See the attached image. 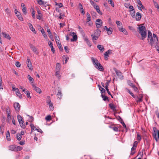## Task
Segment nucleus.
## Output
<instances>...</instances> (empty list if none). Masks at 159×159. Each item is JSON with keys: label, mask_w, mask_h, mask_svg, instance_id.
I'll list each match as a JSON object with an SVG mask.
<instances>
[{"label": "nucleus", "mask_w": 159, "mask_h": 159, "mask_svg": "<svg viewBox=\"0 0 159 159\" xmlns=\"http://www.w3.org/2000/svg\"><path fill=\"white\" fill-rule=\"evenodd\" d=\"M144 24L140 25L138 27V30L139 33L141 36V39L144 40V39L147 37V32L146 28L144 26H143Z\"/></svg>", "instance_id": "obj_1"}, {"label": "nucleus", "mask_w": 159, "mask_h": 159, "mask_svg": "<svg viewBox=\"0 0 159 159\" xmlns=\"http://www.w3.org/2000/svg\"><path fill=\"white\" fill-rule=\"evenodd\" d=\"M91 59L95 67L98 69L100 71H102L104 69L102 65L98 62V60L93 57H92Z\"/></svg>", "instance_id": "obj_2"}, {"label": "nucleus", "mask_w": 159, "mask_h": 159, "mask_svg": "<svg viewBox=\"0 0 159 159\" xmlns=\"http://www.w3.org/2000/svg\"><path fill=\"white\" fill-rule=\"evenodd\" d=\"M148 40L149 43L150 44L153 46L154 45V43L153 40V37L152 36V34L150 31H148Z\"/></svg>", "instance_id": "obj_3"}, {"label": "nucleus", "mask_w": 159, "mask_h": 159, "mask_svg": "<svg viewBox=\"0 0 159 159\" xmlns=\"http://www.w3.org/2000/svg\"><path fill=\"white\" fill-rule=\"evenodd\" d=\"M153 42L154 43V45L155 46H155H156L157 45H158V40L157 38V35L153 34Z\"/></svg>", "instance_id": "obj_4"}, {"label": "nucleus", "mask_w": 159, "mask_h": 159, "mask_svg": "<svg viewBox=\"0 0 159 159\" xmlns=\"http://www.w3.org/2000/svg\"><path fill=\"white\" fill-rule=\"evenodd\" d=\"M96 26L97 28H100L102 25V22L100 19H98L96 21Z\"/></svg>", "instance_id": "obj_5"}, {"label": "nucleus", "mask_w": 159, "mask_h": 159, "mask_svg": "<svg viewBox=\"0 0 159 159\" xmlns=\"http://www.w3.org/2000/svg\"><path fill=\"white\" fill-rule=\"evenodd\" d=\"M27 64L28 67L30 70H32L33 69L31 62L29 57H27Z\"/></svg>", "instance_id": "obj_6"}, {"label": "nucleus", "mask_w": 159, "mask_h": 159, "mask_svg": "<svg viewBox=\"0 0 159 159\" xmlns=\"http://www.w3.org/2000/svg\"><path fill=\"white\" fill-rule=\"evenodd\" d=\"M109 127L112 129L114 131L118 132L120 131V129L118 126H116L115 125L112 124L109 126Z\"/></svg>", "instance_id": "obj_7"}, {"label": "nucleus", "mask_w": 159, "mask_h": 159, "mask_svg": "<svg viewBox=\"0 0 159 159\" xmlns=\"http://www.w3.org/2000/svg\"><path fill=\"white\" fill-rule=\"evenodd\" d=\"M14 107L15 109L17 112L20 111V105L19 103L16 102L14 104Z\"/></svg>", "instance_id": "obj_8"}, {"label": "nucleus", "mask_w": 159, "mask_h": 159, "mask_svg": "<svg viewBox=\"0 0 159 159\" xmlns=\"http://www.w3.org/2000/svg\"><path fill=\"white\" fill-rule=\"evenodd\" d=\"M6 112L7 115V118L8 120H10L11 118V111L9 107L6 108Z\"/></svg>", "instance_id": "obj_9"}, {"label": "nucleus", "mask_w": 159, "mask_h": 159, "mask_svg": "<svg viewBox=\"0 0 159 159\" xmlns=\"http://www.w3.org/2000/svg\"><path fill=\"white\" fill-rule=\"evenodd\" d=\"M104 29L107 31V34L109 35H110L112 34V29L110 27L108 29L107 26H105L104 27Z\"/></svg>", "instance_id": "obj_10"}, {"label": "nucleus", "mask_w": 159, "mask_h": 159, "mask_svg": "<svg viewBox=\"0 0 159 159\" xmlns=\"http://www.w3.org/2000/svg\"><path fill=\"white\" fill-rule=\"evenodd\" d=\"M153 136L154 138V139L156 140L157 141V139L156 137L157 135V130L156 127H154L153 128Z\"/></svg>", "instance_id": "obj_11"}, {"label": "nucleus", "mask_w": 159, "mask_h": 159, "mask_svg": "<svg viewBox=\"0 0 159 159\" xmlns=\"http://www.w3.org/2000/svg\"><path fill=\"white\" fill-rule=\"evenodd\" d=\"M115 72L116 73L117 75L118 76L119 78L120 79H123V76L122 73L120 72V71L116 70H115Z\"/></svg>", "instance_id": "obj_12"}, {"label": "nucleus", "mask_w": 159, "mask_h": 159, "mask_svg": "<svg viewBox=\"0 0 159 159\" xmlns=\"http://www.w3.org/2000/svg\"><path fill=\"white\" fill-rule=\"evenodd\" d=\"M32 85L34 88V90H35L36 92L38 93H40L42 92L41 89L39 88L36 87L34 84H32Z\"/></svg>", "instance_id": "obj_13"}, {"label": "nucleus", "mask_w": 159, "mask_h": 159, "mask_svg": "<svg viewBox=\"0 0 159 159\" xmlns=\"http://www.w3.org/2000/svg\"><path fill=\"white\" fill-rule=\"evenodd\" d=\"M12 89L13 91H15L16 92V94L17 96L19 97L20 99L22 98V95L19 91L18 89H16L15 90H14V89Z\"/></svg>", "instance_id": "obj_14"}, {"label": "nucleus", "mask_w": 159, "mask_h": 159, "mask_svg": "<svg viewBox=\"0 0 159 159\" xmlns=\"http://www.w3.org/2000/svg\"><path fill=\"white\" fill-rule=\"evenodd\" d=\"M143 96L140 94L139 97H137L135 98V100L137 102H140L142 101Z\"/></svg>", "instance_id": "obj_15"}, {"label": "nucleus", "mask_w": 159, "mask_h": 159, "mask_svg": "<svg viewBox=\"0 0 159 159\" xmlns=\"http://www.w3.org/2000/svg\"><path fill=\"white\" fill-rule=\"evenodd\" d=\"M116 24L117 25L118 28L119 29V30H120L121 29H122V23L120 21H116Z\"/></svg>", "instance_id": "obj_16"}, {"label": "nucleus", "mask_w": 159, "mask_h": 159, "mask_svg": "<svg viewBox=\"0 0 159 159\" xmlns=\"http://www.w3.org/2000/svg\"><path fill=\"white\" fill-rule=\"evenodd\" d=\"M135 17L136 20H140L141 18V15L140 13L139 12H137L136 15Z\"/></svg>", "instance_id": "obj_17"}, {"label": "nucleus", "mask_w": 159, "mask_h": 159, "mask_svg": "<svg viewBox=\"0 0 159 159\" xmlns=\"http://www.w3.org/2000/svg\"><path fill=\"white\" fill-rule=\"evenodd\" d=\"M47 32H48V35L49 36V37L50 39H51V40L52 41H54L53 37V36L52 35V34L50 30L49 29H47Z\"/></svg>", "instance_id": "obj_18"}, {"label": "nucleus", "mask_w": 159, "mask_h": 159, "mask_svg": "<svg viewBox=\"0 0 159 159\" xmlns=\"http://www.w3.org/2000/svg\"><path fill=\"white\" fill-rule=\"evenodd\" d=\"M9 149L12 151H16V145H12L8 147Z\"/></svg>", "instance_id": "obj_19"}, {"label": "nucleus", "mask_w": 159, "mask_h": 159, "mask_svg": "<svg viewBox=\"0 0 159 159\" xmlns=\"http://www.w3.org/2000/svg\"><path fill=\"white\" fill-rule=\"evenodd\" d=\"M97 48L101 52H103L104 50V48L101 45H98L97 46Z\"/></svg>", "instance_id": "obj_20"}, {"label": "nucleus", "mask_w": 159, "mask_h": 159, "mask_svg": "<svg viewBox=\"0 0 159 159\" xmlns=\"http://www.w3.org/2000/svg\"><path fill=\"white\" fill-rule=\"evenodd\" d=\"M40 29H41V30H40L42 34H43V36L44 37L45 39L47 38V35L46 34V33H45L44 29L43 28H42L41 27H40Z\"/></svg>", "instance_id": "obj_21"}, {"label": "nucleus", "mask_w": 159, "mask_h": 159, "mask_svg": "<svg viewBox=\"0 0 159 159\" xmlns=\"http://www.w3.org/2000/svg\"><path fill=\"white\" fill-rule=\"evenodd\" d=\"M92 38V40L93 41V42H94V40H96L98 39L99 36H96L93 35V34H92L91 35Z\"/></svg>", "instance_id": "obj_22"}, {"label": "nucleus", "mask_w": 159, "mask_h": 159, "mask_svg": "<svg viewBox=\"0 0 159 159\" xmlns=\"http://www.w3.org/2000/svg\"><path fill=\"white\" fill-rule=\"evenodd\" d=\"M101 33V31L99 29H97L94 31V33L93 35L96 36H100V33Z\"/></svg>", "instance_id": "obj_23"}, {"label": "nucleus", "mask_w": 159, "mask_h": 159, "mask_svg": "<svg viewBox=\"0 0 159 159\" xmlns=\"http://www.w3.org/2000/svg\"><path fill=\"white\" fill-rule=\"evenodd\" d=\"M84 40L86 42L88 45L89 47H90L91 46V44L89 39L85 37L84 38Z\"/></svg>", "instance_id": "obj_24"}, {"label": "nucleus", "mask_w": 159, "mask_h": 159, "mask_svg": "<svg viewBox=\"0 0 159 159\" xmlns=\"http://www.w3.org/2000/svg\"><path fill=\"white\" fill-rule=\"evenodd\" d=\"M2 34L4 38H5L8 39H11V37L10 35L8 34H7L6 33L2 32Z\"/></svg>", "instance_id": "obj_25"}, {"label": "nucleus", "mask_w": 159, "mask_h": 159, "mask_svg": "<svg viewBox=\"0 0 159 159\" xmlns=\"http://www.w3.org/2000/svg\"><path fill=\"white\" fill-rule=\"evenodd\" d=\"M6 138L7 140L8 141H10L11 140L10 132L9 130H8L7 131Z\"/></svg>", "instance_id": "obj_26"}, {"label": "nucleus", "mask_w": 159, "mask_h": 159, "mask_svg": "<svg viewBox=\"0 0 159 159\" xmlns=\"http://www.w3.org/2000/svg\"><path fill=\"white\" fill-rule=\"evenodd\" d=\"M94 8L96 10V11L98 13L101 15H102V13L101 11H100L99 7L98 6H97L96 7H94Z\"/></svg>", "instance_id": "obj_27"}, {"label": "nucleus", "mask_w": 159, "mask_h": 159, "mask_svg": "<svg viewBox=\"0 0 159 159\" xmlns=\"http://www.w3.org/2000/svg\"><path fill=\"white\" fill-rule=\"evenodd\" d=\"M57 96L58 98H59L60 99H61L62 97V93L61 92V90L60 89H58V93H57Z\"/></svg>", "instance_id": "obj_28"}, {"label": "nucleus", "mask_w": 159, "mask_h": 159, "mask_svg": "<svg viewBox=\"0 0 159 159\" xmlns=\"http://www.w3.org/2000/svg\"><path fill=\"white\" fill-rule=\"evenodd\" d=\"M29 27L30 29V30L33 32L34 33V34H36V32L35 31V29L33 27L32 25L31 24H29Z\"/></svg>", "instance_id": "obj_29"}, {"label": "nucleus", "mask_w": 159, "mask_h": 159, "mask_svg": "<svg viewBox=\"0 0 159 159\" xmlns=\"http://www.w3.org/2000/svg\"><path fill=\"white\" fill-rule=\"evenodd\" d=\"M56 71H58L60 69V64L59 63H57L56 64Z\"/></svg>", "instance_id": "obj_30"}, {"label": "nucleus", "mask_w": 159, "mask_h": 159, "mask_svg": "<svg viewBox=\"0 0 159 159\" xmlns=\"http://www.w3.org/2000/svg\"><path fill=\"white\" fill-rule=\"evenodd\" d=\"M86 16L87 17V22H88L91 20V17L89 13L87 12L86 14Z\"/></svg>", "instance_id": "obj_31"}, {"label": "nucleus", "mask_w": 159, "mask_h": 159, "mask_svg": "<svg viewBox=\"0 0 159 159\" xmlns=\"http://www.w3.org/2000/svg\"><path fill=\"white\" fill-rule=\"evenodd\" d=\"M77 35L75 34L73 36V39H71V42H73L74 41H75L77 40Z\"/></svg>", "instance_id": "obj_32"}, {"label": "nucleus", "mask_w": 159, "mask_h": 159, "mask_svg": "<svg viewBox=\"0 0 159 159\" xmlns=\"http://www.w3.org/2000/svg\"><path fill=\"white\" fill-rule=\"evenodd\" d=\"M20 126L22 128L24 129L25 128V125L24 121L23 120H22L20 121V124H19Z\"/></svg>", "instance_id": "obj_33"}, {"label": "nucleus", "mask_w": 159, "mask_h": 159, "mask_svg": "<svg viewBox=\"0 0 159 159\" xmlns=\"http://www.w3.org/2000/svg\"><path fill=\"white\" fill-rule=\"evenodd\" d=\"M52 102L50 97L49 96H48L46 98V103L47 104H49V103Z\"/></svg>", "instance_id": "obj_34"}, {"label": "nucleus", "mask_w": 159, "mask_h": 159, "mask_svg": "<svg viewBox=\"0 0 159 159\" xmlns=\"http://www.w3.org/2000/svg\"><path fill=\"white\" fill-rule=\"evenodd\" d=\"M49 105V107L50 108V109L51 110H53L54 109V107L53 106V103L52 102H51L50 103H49V104H48Z\"/></svg>", "instance_id": "obj_35"}, {"label": "nucleus", "mask_w": 159, "mask_h": 159, "mask_svg": "<svg viewBox=\"0 0 159 159\" xmlns=\"http://www.w3.org/2000/svg\"><path fill=\"white\" fill-rule=\"evenodd\" d=\"M119 31L121 32H123L124 33V34H125L126 35H127L128 34V32L126 31V30L125 29H123V28H122V30L121 29Z\"/></svg>", "instance_id": "obj_36"}, {"label": "nucleus", "mask_w": 159, "mask_h": 159, "mask_svg": "<svg viewBox=\"0 0 159 159\" xmlns=\"http://www.w3.org/2000/svg\"><path fill=\"white\" fill-rule=\"evenodd\" d=\"M38 4L40 5H43L44 4V2L42 0H36Z\"/></svg>", "instance_id": "obj_37"}, {"label": "nucleus", "mask_w": 159, "mask_h": 159, "mask_svg": "<svg viewBox=\"0 0 159 159\" xmlns=\"http://www.w3.org/2000/svg\"><path fill=\"white\" fill-rule=\"evenodd\" d=\"M17 119L19 124H20V121L23 120L22 117L20 115H17Z\"/></svg>", "instance_id": "obj_38"}, {"label": "nucleus", "mask_w": 159, "mask_h": 159, "mask_svg": "<svg viewBox=\"0 0 159 159\" xmlns=\"http://www.w3.org/2000/svg\"><path fill=\"white\" fill-rule=\"evenodd\" d=\"M31 9L32 10V11H31V14H32V16L33 17V19H34L35 18V11H34V9L33 8H31Z\"/></svg>", "instance_id": "obj_39"}, {"label": "nucleus", "mask_w": 159, "mask_h": 159, "mask_svg": "<svg viewBox=\"0 0 159 159\" xmlns=\"http://www.w3.org/2000/svg\"><path fill=\"white\" fill-rule=\"evenodd\" d=\"M119 117L120 118V120H119V121L121 122V123L122 124L123 126V127L125 128L126 127V125L125 124L124 122L123 121L122 119L119 116Z\"/></svg>", "instance_id": "obj_40"}, {"label": "nucleus", "mask_w": 159, "mask_h": 159, "mask_svg": "<svg viewBox=\"0 0 159 159\" xmlns=\"http://www.w3.org/2000/svg\"><path fill=\"white\" fill-rule=\"evenodd\" d=\"M109 106L110 107L111 109L112 110H114L116 108V107H115V106H114V105L113 104H112V103L109 104Z\"/></svg>", "instance_id": "obj_41"}, {"label": "nucleus", "mask_w": 159, "mask_h": 159, "mask_svg": "<svg viewBox=\"0 0 159 159\" xmlns=\"http://www.w3.org/2000/svg\"><path fill=\"white\" fill-rule=\"evenodd\" d=\"M23 148L21 147L20 146H16V151H19L22 149Z\"/></svg>", "instance_id": "obj_42"}, {"label": "nucleus", "mask_w": 159, "mask_h": 159, "mask_svg": "<svg viewBox=\"0 0 159 159\" xmlns=\"http://www.w3.org/2000/svg\"><path fill=\"white\" fill-rule=\"evenodd\" d=\"M102 97L103 98V99L104 101H106L107 100H108V97L105 95H103L102 94H101Z\"/></svg>", "instance_id": "obj_43"}, {"label": "nucleus", "mask_w": 159, "mask_h": 159, "mask_svg": "<svg viewBox=\"0 0 159 159\" xmlns=\"http://www.w3.org/2000/svg\"><path fill=\"white\" fill-rule=\"evenodd\" d=\"M21 136L19 133L17 134L16 138L18 140H20L21 139Z\"/></svg>", "instance_id": "obj_44"}, {"label": "nucleus", "mask_w": 159, "mask_h": 159, "mask_svg": "<svg viewBox=\"0 0 159 159\" xmlns=\"http://www.w3.org/2000/svg\"><path fill=\"white\" fill-rule=\"evenodd\" d=\"M2 77L0 76V90L2 89Z\"/></svg>", "instance_id": "obj_45"}, {"label": "nucleus", "mask_w": 159, "mask_h": 159, "mask_svg": "<svg viewBox=\"0 0 159 159\" xmlns=\"http://www.w3.org/2000/svg\"><path fill=\"white\" fill-rule=\"evenodd\" d=\"M104 56L105 60H107L108 59L109 56L107 52H106L104 53Z\"/></svg>", "instance_id": "obj_46"}, {"label": "nucleus", "mask_w": 159, "mask_h": 159, "mask_svg": "<svg viewBox=\"0 0 159 159\" xmlns=\"http://www.w3.org/2000/svg\"><path fill=\"white\" fill-rule=\"evenodd\" d=\"M101 91V92L102 93H106V91L105 89L102 88V87H100V89H99Z\"/></svg>", "instance_id": "obj_47"}, {"label": "nucleus", "mask_w": 159, "mask_h": 159, "mask_svg": "<svg viewBox=\"0 0 159 159\" xmlns=\"http://www.w3.org/2000/svg\"><path fill=\"white\" fill-rule=\"evenodd\" d=\"M22 11L25 15H26L27 14L26 8L25 7H23L22 9Z\"/></svg>", "instance_id": "obj_48"}, {"label": "nucleus", "mask_w": 159, "mask_h": 159, "mask_svg": "<svg viewBox=\"0 0 159 159\" xmlns=\"http://www.w3.org/2000/svg\"><path fill=\"white\" fill-rule=\"evenodd\" d=\"M90 2L91 4L93 6L94 8V7H96L97 6V5H96V4L92 0H90Z\"/></svg>", "instance_id": "obj_49"}, {"label": "nucleus", "mask_w": 159, "mask_h": 159, "mask_svg": "<svg viewBox=\"0 0 159 159\" xmlns=\"http://www.w3.org/2000/svg\"><path fill=\"white\" fill-rule=\"evenodd\" d=\"M45 119L47 121H50L51 120V116L50 115H48L45 117Z\"/></svg>", "instance_id": "obj_50"}, {"label": "nucleus", "mask_w": 159, "mask_h": 159, "mask_svg": "<svg viewBox=\"0 0 159 159\" xmlns=\"http://www.w3.org/2000/svg\"><path fill=\"white\" fill-rule=\"evenodd\" d=\"M127 92L128 93H129L130 94L132 97L134 98H135V96L134 94L131 92L129 89H127Z\"/></svg>", "instance_id": "obj_51"}, {"label": "nucleus", "mask_w": 159, "mask_h": 159, "mask_svg": "<svg viewBox=\"0 0 159 159\" xmlns=\"http://www.w3.org/2000/svg\"><path fill=\"white\" fill-rule=\"evenodd\" d=\"M105 88L106 89V90H107L108 93V94H109V95H111V98H113V97H112V95H111V93L109 91V89H108V87H105Z\"/></svg>", "instance_id": "obj_52"}, {"label": "nucleus", "mask_w": 159, "mask_h": 159, "mask_svg": "<svg viewBox=\"0 0 159 159\" xmlns=\"http://www.w3.org/2000/svg\"><path fill=\"white\" fill-rule=\"evenodd\" d=\"M108 2L113 7H114V4L112 0H108Z\"/></svg>", "instance_id": "obj_53"}, {"label": "nucleus", "mask_w": 159, "mask_h": 159, "mask_svg": "<svg viewBox=\"0 0 159 159\" xmlns=\"http://www.w3.org/2000/svg\"><path fill=\"white\" fill-rule=\"evenodd\" d=\"M30 126L31 128V132H32L34 129L35 128V126H34V125L33 124H31L30 125Z\"/></svg>", "instance_id": "obj_54"}, {"label": "nucleus", "mask_w": 159, "mask_h": 159, "mask_svg": "<svg viewBox=\"0 0 159 159\" xmlns=\"http://www.w3.org/2000/svg\"><path fill=\"white\" fill-rule=\"evenodd\" d=\"M137 139L139 142L141 139V136L138 133H137Z\"/></svg>", "instance_id": "obj_55"}, {"label": "nucleus", "mask_w": 159, "mask_h": 159, "mask_svg": "<svg viewBox=\"0 0 159 159\" xmlns=\"http://www.w3.org/2000/svg\"><path fill=\"white\" fill-rule=\"evenodd\" d=\"M28 78L30 81H32V82H33V81H34V79L30 76V75H28Z\"/></svg>", "instance_id": "obj_56"}, {"label": "nucleus", "mask_w": 159, "mask_h": 159, "mask_svg": "<svg viewBox=\"0 0 159 159\" xmlns=\"http://www.w3.org/2000/svg\"><path fill=\"white\" fill-rule=\"evenodd\" d=\"M35 53L37 54L38 53V52L36 48L34 47L33 48L31 49Z\"/></svg>", "instance_id": "obj_57"}, {"label": "nucleus", "mask_w": 159, "mask_h": 159, "mask_svg": "<svg viewBox=\"0 0 159 159\" xmlns=\"http://www.w3.org/2000/svg\"><path fill=\"white\" fill-rule=\"evenodd\" d=\"M129 9L130 10L129 11L131 12V11H133L134 10V8L132 6H130L129 7Z\"/></svg>", "instance_id": "obj_58"}, {"label": "nucleus", "mask_w": 159, "mask_h": 159, "mask_svg": "<svg viewBox=\"0 0 159 159\" xmlns=\"http://www.w3.org/2000/svg\"><path fill=\"white\" fill-rule=\"evenodd\" d=\"M130 12V15H131V16H132V17H134L135 16V11H132Z\"/></svg>", "instance_id": "obj_59"}, {"label": "nucleus", "mask_w": 159, "mask_h": 159, "mask_svg": "<svg viewBox=\"0 0 159 159\" xmlns=\"http://www.w3.org/2000/svg\"><path fill=\"white\" fill-rule=\"evenodd\" d=\"M55 39L56 42V43L60 42L59 38L57 36H55Z\"/></svg>", "instance_id": "obj_60"}, {"label": "nucleus", "mask_w": 159, "mask_h": 159, "mask_svg": "<svg viewBox=\"0 0 159 159\" xmlns=\"http://www.w3.org/2000/svg\"><path fill=\"white\" fill-rule=\"evenodd\" d=\"M3 127L4 125H0V131L2 133V134H3Z\"/></svg>", "instance_id": "obj_61"}, {"label": "nucleus", "mask_w": 159, "mask_h": 159, "mask_svg": "<svg viewBox=\"0 0 159 159\" xmlns=\"http://www.w3.org/2000/svg\"><path fill=\"white\" fill-rule=\"evenodd\" d=\"M16 66L17 67H19L20 66V63L18 61H17L16 63Z\"/></svg>", "instance_id": "obj_62"}, {"label": "nucleus", "mask_w": 159, "mask_h": 159, "mask_svg": "<svg viewBox=\"0 0 159 159\" xmlns=\"http://www.w3.org/2000/svg\"><path fill=\"white\" fill-rule=\"evenodd\" d=\"M138 143V142L137 141H135L133 143V147L136 148L137 146Z\"/></svg>", "instance_id": "obj_63"}, {"label": "nucleus", "mask_w": 159, "mask_h": 159, "mask_svg": "<svg viewBox=\"0 0 159 159\" xmlns=\"http://www.w3.org/2000/svg\"><path fill=\"white\" fill-rule=\"evenodd\" d=\"M91 15H92L93 16L96 17L97 15V14L96 12L93 11L91 12Z\"/></svg>", "instance_id": "obj_64"}]
</instances>
